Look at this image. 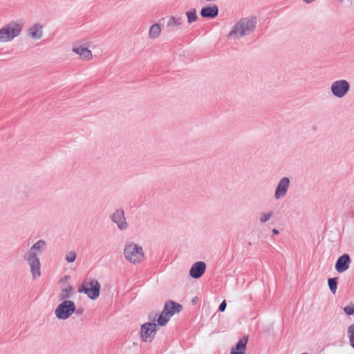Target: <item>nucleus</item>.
I'll use <instances>...</instances> for the list:
<instances>
[{
    "label": "nucleus",
    "mask_w": 354,
    "mask_h": 354,
    "mask_svg": "<svg viewBox=\"0 0 354 354\" xmlns=\"http://www.w3.org/2000/svg\"><path fill=\"white\" fill-rule=\"evenodd\" d=\"M46 242L40 239L24 254L23 259L28 263L33 279H38L41 274L39 256L46 249Z\"/></svg>",
    "instance_id": "1"
},
{
    "label": "nucleus",
    "mask_w": 354,
    "mask_h": 354,
    "mask_svg": "<svg viewBox=\"0 0 354 354\" xmlns=\"http://www.w3.org/2000/svg\"><path fill=\"white\" fill-rule=\"evenodd\" d=\"M123 256L125 260L132 264L141 263L145 259L142 247L133 241H127L123 248Z\"/></svg>",
    "instance_id": "2"
},
{
    "label": "nucleus",
    "mask_w": 354,
    "mask_h": 354,
    "mask_svg": "<svg viewBox=\"0 0 354 354\" xmlns=\"http://www.w3.org/2000/svg\"><path fill=\"white\" fill-rule=\"evenodd\" d=\"M23 29L21 21H12L0 28V43L6 44L12 41L19 37Z\"/></svg>",
    "instance_id": "3"
},
{
    "label": "nucleus",
    "mask_w": 354,
    "mask_h": 354,
    "mask_svg": "<svg viewBox=\"0 0 354 354\" xmlns=\"http://www.w3.org/2000/svg\"><path fill=\"white\" fill-rule=\"evenodd\" d=\"M100 284L96 279H88L83 281L82 285L78 288V292H83L92 299H96L100 295Z\"/></svg>",
    "instance_id": "4"
},
{
    "label": "nucleus",
    "mask_w": 354,
    "mask_h": 354,
    "mask_svg": "<svg viewBox=\"0 0 354 354\" xmlns=\"http://www.w3.org/2000/svg\"><path fill=\"white\" fill-rule=\"evenodd\" d=\"M351 88L350 83L344 79L333 81L330 86V91L333 97L337 99L345 97Z\"/></svg>",
    "instance_id": "5"
},
{
    "label": "nucleus",
    "mask_w": 354,
    "mask_h": 354,
    "mask_svg": "<svg viewBox=\"0 0 354 354\" xmlns=\"http://www.w3.org/2000/svg\"><path fill=\"white\" fill-rule=\"evenodd\" d=\"M76 310V306L73 301H62L55 308V315L58 319H68Z\"/></svg>",
    "instance_id": "6"
},
{
    "label": "nucleus",
    "mask_w": 354,
    "mask_h": 354,
    "mask_svg": "<svg viewBox=\"0 0 354 354\" xmlns=\"http://www.w3.org/2000/svg\"><path fill=\"white\" fill-rule=\"evenodd\" d=\"M290 185V180L288 177L281 178L276 185L274 193L275 200H281L286 197Z\"/></svg>",
    "instance_id": "7"
},
{
    "label": "nucleus",
    "mask_w": 354,
    "mask_h": 354,
    "mask_svg": "<svg viewBox=\"0 0 354 354\" xmlns=\"http://www.w3.org/2000/svg\"><path fill=\"white\" fill-rule=\"evenodd\" d=\"M157 331V324L148 322L142 324L140 328L142 339L145 342H151L153 339Z\"/></svg>",
    "instance_id": "8"
},
{
    "label": "nucleus",
    "mask_w": 354,
    "mask_h": 354,
    "mask_svg": "<svg viewBox=\"0 0 354 354\" xmlns=\"http://www.w3.org/2000/svg\"><path fill=\"white\" fill-rule=\"evenodd\" d=\"M111 220L118 226L121 231H125L129 228V224L127 221L124 212L118 209L111 215Z\"/></svg>",
    "instance_id": "9"
},
{
    "label": "nucleus",
    "mask_w": 354,
    "mask_h": 354,
    "mask_svg": "<svg viewBox=\"0 0 354 354\" xmlns=\"http://www.w3.org/2000/svg\"><path fill=\"white\" fill-rule=\"evenodd\" d=\"M242 37H243V21L241 19L231 28L227 38L231 42L236 44Z\"/></svg>",
    "instance_id": "10"
},
{
    "label": "nucleus",
    "mask_w": 354,
    "mask_h": 354,
    "mask_svg": "<svg viewBox=\"0 0 354 354\" xmlns=\"http://www.w3.org/2000/svg\"><path fill=\"white\" fill-rule=\"evenodd\" d=\"M259 23V18L256 15H248L245 18V35L254 33Z\"/></svg>",
    "instance_id": "11"
},
{
    "label": "nucleus",
    "mask_w": 354,
    "mask_h": 354,
    "mask_svg": "<svg viewBox=\"0 0 354 354\" xmlns=\"http://www.w3.org/2000/svg\"><path fill=\"white\" fill-rule=\"evenodd\" d=\"M206 270V264L203 261L194 263L189 270V275L194 279L200 278Z\"/></svg>",
    "instance_id": "12"
},
{
    "label": "nucleus",
    "mask_w": 354,
    "mask_h": 354,
    "mask_svg": "<svg viewBox=\"0 0 354 354\" xmlns=\"http://www.w3.org/2000/svg\"><path fill=\"white\" fill-rule=\"evenodd\" d=\"M351 263V259L348 254H344L337 259L335 263V269L339 273H342L347 270Z\"/></svg>",
    "instance_id": "13"
},
{
    "label": "nucleus",
    "mask_w": 354,
    "mask_h": 354,
    "mask_svg": "<svg viewBox=\"0 0 354 354\" xmlns=\"http://www.w3.org/2000/svg\"><path fill=\"white\" fill-rule=\"evenodd\" d=\"M27 34L31 39L38 40L42 37L43 27L39 24H35L28 29Z\"/></svg>",
    "instance_id": "14"
},
{
    "label": "nucleus",
    "mask_w": 354,
    "mask_h": 354,
    "mask_svg": "<svg viewBox=\"0 0 354 354\" xmlns=\"http://www.w3.org/2000/svg\"><path fill=\"white\" fill-rule=\"evenodd\" d=\"M73 51L78 55L82 59L91 60L92 59L93 55L91 51L82 46L73 47Z\"/></svg>",
    "instance_id": "15"
},
{
    "label": "nucleus",
    "mask_w": 354,
    "mask_h": 354,
    "mask_svg": "<svg viewBox=\"0 0 354 354\" xmlns=\"http://www.w3.org/2000/svg\"><path fill=\"white\" fill-rule=\"evenodd\" d=\"M183 24L181 17L170 16L167 22V28L169 31L175 32Z\"/></svg>",
    "instance_id": "16"
},
{
    "label": "nucleus",
    "mask_w": 354,
    "mask_h": 354,
    "mask_svg": "<svg viewBox=\"0 0 354 354\" xmlns=\"http://www.w3.org/2000/svg\"><path fill=\"white\" fill-rule=\"evenodd\" d=\"M74 294V290L70 285L62 288L58 295V299L60 301H71L69 299L72 297Z\"/></svg>",
    "instance_id": "17"
},
{
    "label": "nucleus",
    "mask_w": 354,
    "mask_h": 354,
    "mask_svg": "<svg viewBox=\"0 0 354 354\" xmlns=\"http://www.w3.org/2000/svg\"><path fill=\"white\" fill-rule=\"evenodd\" d=\"M218 8L217 6H206L201 9V15L205 18H214L218 15Z\"/></svg>",
    "instance_id": "18"
},
{
    "label": "nucleus",
    "mask_w": 354,
    "mask_h": 354,
    "mask_svg": "<svg viewBox=\"0 0 354 354\" xmlns=\"http://www.w3.org/2000/svg\"><path fill=\"white\" fill-rule=\"evenodd\" d=\"M167 306L168 307L167 312L169 313L168 315H169L171 317L174 314L180 312L183 308L182 306L180 304H177L172 301L166 302L163 309H166Z\"/></svg>",
    "instance_id": "19"
},
{
    "label": "nucleus",
    "mask_w": 354,
    "mask_h": 354,
    "mask_svg": "<svg viewBox=\"0 0 354 354\" xmlns=\"http://www.w3.org/2000/svg\"><path fill=\"white\" fill-rule=\"evenodd\" d=\"M161 33V27L159 24H154L149 28V38L155 39L158 38Z\"/></svg>",
    "instance_id": "20"
},
{
    "label": "nucleus",
    "mask_w": 354,
    "mask_h": 354,
    "mask_svg": "<svg viewBox=\"0 0 354 354\" xmlns=\"http://www.w3.org/2000/svg\"><path fill=\"white\" fill-rule=\"evenodd\" d=\"M167 308H168L167 306ZM167 308L163 309L160 315H159L158 318V324L159 326H165L169 320L170 319L171 317L169 315V313L167 312Z\"/></svg>",
    "instance_id": "21"
},
{
    "label": "nucleus",
    "mask_w": 354,
    "mask_h": 354,
    "mask_svg": "<svg viewBox=\"0 0 354 354\" xmlns=\"http://www.w3.org/2000/svg\"><path fill=\"white\" fill-rule=\"evenodd\" d=\"M273 214L274 213L271 210L264 211L259 215V221L261 223H265L271 219V218L273 216Z\"/></svg>",
    "instance_id": "22"
},
{
    "label": "nucleus",
    "mask_w": 354,
    "mask_h": 354,
    "mask_svg": "<svg viewBox=\"0 0 354 354\" xmlns=\"http://www.w3.org/2000/svg\"><path fill=\"white\" fill-rule=\"evenodd\" d=\"M230 354H243V339H240L235 348L231 350Z\"/></svg>",
    "instance_id": "23"
},
{
    "label": "nucleus",
    "mask_w": 354,
    "mask_h": 354,
    "mask_svg": "<svg viewBox=\"0 0 354 354\" xmlns=\"http://www.w3.org/2000/svg\"><path fill=\"white\" fill-rule=\"evenodd\" d=\"M186 15L187 17V22L189 24H192L196 21L198 19V16L196 15V12L195 9L191 10L186 12Z\"/></svg>",
    "instance_id": "24"
},
{
    "label": "nucleus",
    "mask_w": 354,
    "mask_h": 354,
    "mask_svg": "<svg viewBox=\"0 0 354 354\" xmlns=\"http://www.w3.org/2000/svg\"><path fill=\"white\" fill-rule=\"evenodd\" d=\"M77 254L74 251H68L65 255V259L68 263H73L75 261Z\"/></svg>",
    "instance_id": "25"
},
{
    "label": "nucleus",
    "mask_w": 354,
    "mask_h": 354,
    "mask_svg": "<svg viewBox=\"0 0 354 354\" xmlns=\"http://www.w3.org/2000/svg\"><path fill=\"white\" fill-rule=\"evenodd\" d=\"M328 284L330 291L333 294H335L336 292L337 288L336 279H334V278L328 279Z\"/></svg>",
    "instance_id": "26"
},
{
    "label": "nucleus",
    "mask_w": 354,
    "mask_h": 354,
    "mask_svg": "<svg viewBox=\"0 0 354 354\" xmlns=\"http://www.w3.org/2000/svg\"><path fill=\"white\" fill-rule=\"evenodd\" d=\"M348 332L351 346L354 348V324L349 326Z\"/></svg>",
    "instance_id": "27"
},
{
    "label": "nucleus",
    "mask_w": 354,
    "mask_h": 354,
    "mask_svg": "<svg viewBox=\"0 0 354 354\" xmlns=\"http://www.w3.org/2000/svg\"><path fill=\"white\" fill-rule=\"evenodd\" d=\"M344 311L346 314L351 315L354 314V304H350L348 306L344 308Z\"/></svg>",
    "instance_id": "28"
},
{
    "label": "nucleus",
    "mask_w": 354,
    "mask_h": 354,
    "mask_svg": "<svg viewBox=\"0 0 354 354\" xmlns=\"http://www.w3.org/2000/svg\"><path fill=\"white\" fill-rule=\"evenodd\" d=\"M226 306H227V305H226V302H225V301L224 300V301H223L221 302V304H220V306H219V307H218V310H219L220 311H221V312H223V311L225 310V308H226Z\"/></svg>",
    "instance_id": "29"
},
{
    "label": "nucleus",
    "mask_w": 354,
    "mask_h": 354,
    "mask_svg": "<svg viewBox=\"0 0 354 354\" xmlns=\"http://www.w3.org/2000/svg\"><path fill=\"white\" fill-rule=\"evenodd\" d=\"M272 233H273L274 234H275V235H277V234H279V231H278V230H277V229H273V230H272Z\"/></svg>",
    "instance_id": "30"
},
{
    "label": "nucleus",
    "mask_w": 354,
    "mask_h": 354,
    "mask_svg": "<svg viewBox=\"0 0 354 354\" xmlns=\"http://www.w3.org/2000/svg\"><path fill=\"white\" fill-rule=\"evenodd\" d=\"M247 341H248V337H245V340H244L245 345L246 344Z\"/></svg>",
    "instance_id": "31"
},
{
    "label": "nucleus",
    "mask_w": 354,
    "mask_h": 354,
    "mask_svg": "<svg viewBox=\"0 0 354 354\" xmlns=\"http://www.w3.org/2000/svg\"><path fill=\"white\" fill-rule=\"evenodd\" d=\"M338 2H340V3H342L344 2L345 0H337Z\"/></svg>",
    "instance_id": "32"
}]
</instances>
